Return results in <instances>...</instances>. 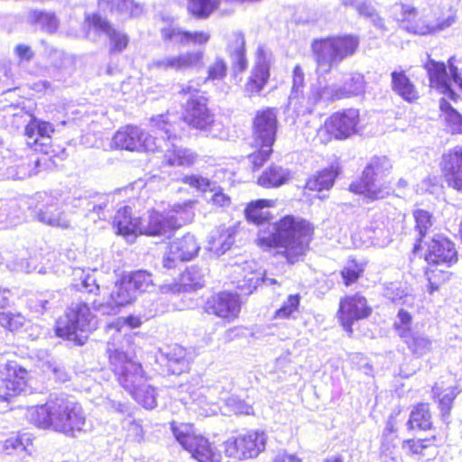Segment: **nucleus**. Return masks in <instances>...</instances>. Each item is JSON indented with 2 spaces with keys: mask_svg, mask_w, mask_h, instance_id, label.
<instances>
[{
  "mask_svg": "<svg viewBox=\"0 0 462 462\" xmlns=\"http://www.w3.org/2000/svg\"><path fill=\"white\" fill-rule=\"evenodd\" d=\"M182 182L201 192H205L207 190H215L216 183L200 175L192 174L184 176L182 178Z\"/></svg>",
  "mask_w": 462,
  "mask_h": 462,
  "instance_id": "052dcab7",
  "label": "nucleus"
},
{
  "mask_svg": "<svg viewBox=\"0 0 462 462\" xmlns=\"http://www.w3.org/2000/svg\"><path fill=\"white\" fill-rule=\"evenodd\" d=\"M218 387H201L190 393L191 407L194 411H199L202 416H212L217 414L220 408L217 403V393Z\"/></svg>",
  "mask_w": 462,
  "mask_h": 462,
  "instance_id": "cd10ccee",
  "label": "nucleus"
},
{
  "mask_svg": "<svg viewBox=\"0 0 462 462\" xmlns=\"http://www.w3.org/2000/svg\"><path fill=\"white\" fill-rule=\"evenodd\" d=\"M392 167V162L386 156L373 157L365 168L359 182L350 185V190L364 194L371 200L385 198L390 193V188L377 182L390 172Z\"/></svg>",
  "mask_w": 462,
  "mask_h": 462,
  "instance_id": "0eeeda50",
  "label": "nucleus"
},
{
  "mask_svg": "<svg viewBox=\"0 0 462 462\" xmlns=\"http://www.w3.org/2000/svg\"><path fill=\"white\" fill-rule=\"evenodd\" d=\"M51 298L52 294L49 292L34 295L28 299V308L35 313L42 314L48 309L47 305Z\"/></svg>",
  "mask_w": 462,
  "mask_h": 462,
  "instance_id": "0e129e2a",
  "label": "nucleus"
},
{
  "mask_svg": "<svg viewBox=\"0 0 462 462\" xmlns=\"http://www.w3.org/2000/svg\"><path fill=\"white\" fill-rule=\"evenodd\" d=\"M270 78V60L263 47H258L256 61L245 86V91L250 97L258 95Z\"/></svg>",
  "mask_w": 462,
  "mask_h": 462,
  "instance_id": "b1692460",
  "label": "nucleus"
},
{
  "mask_svg": "<svg viewBox=\"0 0 462 462\" xmlns=\"http://www.w3.org/2000/svg\"><path fill=\"white\" fill-rule=\"evenodd\" d=\"M425 260L429 264L451 266L457 261L454 243L443 236H434L428 244Z\"/></svg>",
  "mask_w": 462,
  "mask_h": 462,
  "instance_id": "412c9836",
  "label": "nucleus"
},
{
  "mask_svg": "<svg viewBox=\"0 0 462 462\" xmlns=\"http://www.w3.org/2000/svg\"><path fill=\"white\" fill-rule=\"evenodd\" d=\"M205 309L208 313L214 314L228 322L233 321L240 312L239 296L227 291L219 292L207 300Z\"/></svg>",
  "mask_w": 462,
  "mask_h": 462,
  "instance_id": "aec40b11",
  "label": "nucleus"
},
{
  "mask_svg": "<svg viewBox=\"0 0 462 462\" xmlns=\"http://www.w3.org/2000/svg\"><path fill=\"white\" fill-rule=\"evenodd\" d=\"M225 403L236 414L250 415L254 413L253 407L236 395L225 399Z\"/></svg>",
  "mask_w": 462,
  "mask_h": 462,
  "instance_id": "69168bd1",
  "label": "nucleus"
},
{
  "mask_svg": "<svg viewBox=\"0 0 462 462\" xmlns=\"http://www.w3.org/2000/svg\"><path fill=\"white\" fill-rule=\"evenodd\" d=\"M204 274L202 270L198 266H190L181 275V283L164 284L160 287L162 293H180L182 290H197L204 284Z\"/></svg>",
  "mask_w": 462,
  "mask_h": 462,
  "instance_id": "7c9ffc66",
  "label": "nucleus"
},
{
  "mask_svg": "<svg viewBox=\"0 0 462 462\" xmlns=\"http://www.w3.org/2000/svg\"><path fill=\"white\" fill-rule=\"evenodd\" d=\"M27 371L16 362L0 365V399L7 401L10 397L27 392Z\"/></svg>",
  "mask_w": 462,
  "mask_h": 462,
  "instance_id": "4468645a",
  "label": "nucleus"
},
{
  "mask_svg": "<svg viewBox=\"0 0 462 462\" xmlns=\"http://www.w3.org/2000/svg\"><path fill=\"white\" fill-rule=\"evenodd\" d=\"M337 176V171L333 167L324 169L318 174L309 178L306 182V188L310 190L321 191L329 189Z\"/></svg>",
  "mask_w": 462,
  "mask_h": 462,
  "instance_id": "49530a36",
  "label": "nucleus"
},
{
  "mask_svg": "<svg viewBox=\"0 0 462 462\" xmlns=\"http://www.w3.org/2000/svg\"><path fill=\"white\" fill-rule=\"evenodd\" d=\"M431 413L427 403H420L413 408L411 412L410 419L407 421L409 430H426L431 428Z\"/></svg>",
  "mask_w": 462,
  "mask_h": 462,
  "instance_id": "37998d69",
  "label": "nucleus"
},
{
  "mask_svg": "<svg viewBox=\"0 0 462 462\" xmlns=\"http://www.w3.org/2000/svg\"><path fill=\"white\" fill-rule=\"evenodd\" d=\"M156 139L157 137L148 134L137 126L127 125L115 134L112 146L132 152H154L162 146L157 143Z\"/></svg>",
  "mask_w": 462,
  "mask_h": 462,
  "instance_id": "ddd939ff",
  "label": "nucleus"
},
{
  "mask_svg": "<svg viewBox=\"0 0 462 462\" xmlns=\"http://www.w3.org/2000/svg\"><path fill=\"white\" fill-rule=\"evenodd\" d=\"M424 68L427 70L430 87L436 88L449 99L456 101L458 96L450 87L446 64L430 59L425 63Z\"/></svg>",
  "mask_w": 462,
  "mask_h": 462,
  "instance_id": "393cba45",
  "label": "nucleus"
},
{
  "mask_svg": "<svg viewBox=\"0 0 462 462\" xmlns=\"http://www.w3.org/2000/svg\"><path fill=\"white\" fill-rule=\"evenodd\" d=\"M96 328L94 316L89 307L84 302L72 303L65 317L60 318L56 324V334L60 337L73 340L83 345L86 337L79 333L89 332Z\"/></svg>",
  "mask_w": 462,
  "mask_h": 462,
  "instance_id": "6e6552de",
  "label": "nucleus"
},
{
  "mask_svg": "<svg viewBox=\"0 0 462 462\" xmlns=\"http://www.w3.org/2000/svg\"><path fill=\"white\" fill-rule=\"evenodd\" d=\"M391 77L393 90L402 99L411 103L419 98L415 86L403 71H393Z\"/></svg>",
  "mask_w": 462,
  "mask_h": 462,
  "instance_id": "f704fd0d",
  "label": "nucleus"
},
{
  "mask_svg": "<svg viewBox=\"0 0 462 462\" xmlns=\"http://www.w3.org/2000/svg\"><path fill=\"white\" fill-rule=\"evenodd\" d=\"M141 224L139 217H132V208L128 206L120 208L113 220V226L116 229V233L131 238L141 232Z\"/></svg>",
  "mask_w": 462,
  "mask_h": 462,
  "instance_id": "2f4dec72",
  "label": "nucleus"
},
{
  "mask_svg": "<svg viewBox=\"0 0 462 462\" xmlns=\"http://www.w3.org/2000/svg\"><path fill=\"white\" fill-rule=\"evenodd\" d=\"M290 178L289 170L273 164L258 178V184L263 188H275L285 184Z\"/></svg>",
  "mask_w": 462,
  "mask_h": 462,
  "instance_id": "e433bc0d",
  "label": "nucleus"
},
{
  "mask_svg": "<svg viewBox=\"0 0 462 462\" xmlns=\"http://www.w3.org/2000/svg\"><path fill=\"white\" fill-rule=\"evenodd\" d=\"M126 280L131 282L132 288L135 291L137 295L153 287L152 274L144 270H137L131 273L129 275L125 276Z\"/></svg>",
  "mask_w": 462,
  "mask_h": 462,
  "instance_id": "3c124183",
  "label": "nucleus"
},
{
  "mask_svg": "<svg viewBox=\"0 0 462 462\" xmlns=\"http://www.w3.org/2000/svg\"><path fill=\"white\" fill-rule=\"evenodd\" d=\"M142 324V320L139 317L128 316L125 319H118L115 324L109 326V329H115L116 334L113 335V340L107 342L109 344H115L116 347L121 348L124 352H127L131 356L134 357L133 352L130 350L131 337H122L121 328L125 325L131 328H138ZM108 354V347L106 348Z\"/></svg>",
  "mask_w": 462,
  "mask_h": 462,
  "instance_id": "473e14b6",
  "label": "nucleus"
},
{
  "mask_svg": "<svg viewBox=\"0 0 462 462\" xmlns=\"http://www.w3.org/2000/svg\"><path fill=\"white\" fill-rule=\"evenodd\" d=\"M180 119L177 116L167 113L166 115H159L152 118V127L160 137L156 142H163L165 148L163 160L170 166L189 167L194 164L197 154L191 150L179 146L177 142L178 124L176 120Z\"/></svg>",
  "mask_w": 462,
  "mask_h": 462,
  "instance_id": "20e7f679",
  "label": "nucleus"
},
{
  "mask_svg": "<svg viewBox=\"0 0 462 462\" xmlns=\"http://www.w3.org/2000/svg\"><path fill=\"white\" fill-rule=\"evenodd\" d=\"M371 313L365 297L356 294L346 297L340 301L338 318L344 329L351 334L352 325L356 320L365 319Z\"/></svg>",
  "mask_w": 462,
  "mask_h": 462,
  "instance_id": "6ab92c4d",
  "label": "nucleus"
},
{
  "mask_svg": "<svg viewBox=\"0 0 462 462\" xmlns=\"http://www.w3.org/2000/svg\"><path fill=\"white\" fill-rule=\"evenodd\" d=\"M28 21L49 33L55 32L59 27V20L52 12L32 10L28 14Z\"/></svg>",
  "mask_w": 462,
  "mask_h": 462,
  "instance_id": "c03bdc74",
  "label": "nucleus"
},
{
  "mask_svg": "<svg viewBox=\"0 0 462 462\" xmlns=\"http://www.w3.org/2000/svg\"><path fill=\"white\" fill-rule=\"evenodd\" d=\"M341 87L345 98L359 96L365 92L364 76L360 73H353Z\"/></svg>",
  "mask_w": 462,
  "mask_h": 462,
  "instance_id": "603ef678",
  "label": "nucleus"
},
{
  "mask_svg": "<svg viewBox=\"0 0 462 462\" xmlns=\"http://www.w3.org/2000/svg\"><path fill=\"white\" fill-rule=\"evenodd\" d=\"M71 286L77 291L93 295H97L100 291L95 274L81 268L73 269Z\"/></svg>",
  "mask_w": 462,
  "mask_h": 462,
  "instance_id": "58836bf2",
  "label": "nucleus"
},
{
  "mask_svg": "<svg viewBox=\"0 0 462 462\" xmlns=\"http://www.w3.org/2000/svg\"><path fill=\"white\" fill-rule=\"evenodd\" d=\"M137 295L125 277L116 282L110 293V300L116 302L120 307L131 304Z\"/></svg>",
  "mask_w": 462,
  "mask_h": 462,
  "instance_id": "a18cd8bd",
  "label": "nucleus"
},
{
  "mask_svg": "<svg viewBox=\"0 0 462 462\" xmlns=\"http://www.w3.org/2000/svg\"><path fill=\"white\" fill-rule=\"evenodd\" d=\"M266 435L263 431L250 430L229 438L225 442L227 457L238 460L256 457L265 448Z\"/></svg>",
  "mask_w": 462,
  "mask_h": 462,
  "instance_id": "f8f14e48",
  "label": "nucleus"
},
{
  "mask_svg": "<svg viewBox=\"0 0 462 462\" xmlns=\"http://www.w3.org/2000/svg\"><path fill=\"white\" fill-rule=\"evenodd\" d=\"M343 98L345 97L342 87L337 83L328 84L320 88H312L307 105L302 109L299 108V112L310 114L319 102L330 103Z\"/></svg>",
  "mask_w": 462,
  "mask_h": 462,
  "instance_id": "c756f323",
  "label": "nucleus"
},
{
  "mask_svg": "<svg viewBox=\"0 0 462 462\" xmlns=\"http://www.w3.org/2000/svg\"><path fill=\"white\" fill-rule=\"evenodd\" d=\"M108 358L111 369L121 386L143 408H155L157 393L153 387L145 383L142 365L115 344L108 346Z\"/></svg>",
  "mask_w": 462,
  "mask_h": 462,
  "instance_id": "7ed1b4c3",
  "label": "nucleus"
},
{
  "mask_svg": "<svg viewBox=\"0 0 462 462\" xmlns=\"http://www.w3.org/2000/svg\"><path fill=\"white\" fill-rule=\"evenodd\" d=\"M254 263L245 262L243 266L236 265L234 273L236 274L235 280L236 288L244 294H251L263 280V273L261 272L254 271Z\"/></svg>",
  "mask_w": 462,
  "mask_h": 462,
  "instance_id": "c85d7f7f",
  "label": "nucleus"
},
{
  "mask_svg": "<svg viewBox=\"0 0 462 462\" xmlns=\"http://www.w3.org/2000/svg\"><path fill=\"white\" fill-rule=\"evenodd\" d=\"M440 167L445 180L462 171V146H455L443 153Z\"/></svg>",
  "mask_w": 462,
  "mask_h": 462,
  "instance_id": "79ce46f5",
  "label": "nucleus"
},
{
  "mask_svg": "<svg viewBox=\"0 0 462 462\" xmlns=\"http://www.w3.org/2000/svg\"><path fill=\"white\" fill-rule=\"evenodd\" d=\"M199 248L195 236L188 233L169 244L162 259V265L166 269L175 268L179 263L193 259Z\"/></svg>",
  "mask_w": 462,
  "mask_h": 462,
  "instance_id": "2eb2a0df",
  "label": "nucleus"
},
{
  "mask_svg": "<svg viewBox=\"0 0 462 462\" xmlns=\"http://www.w3.org/2000/svg\"><path fill=\"white\" fill-rule=\"evenodd\" d=\"M100 9H109L112 13H117L122 16L130 17L138 15L141 13V7L132 0H97Z\"/></svg>",
  "mask_w": 462,
  "mask_h": 462,
  "instance_id": "ea45409f",
  "label": "nucleus"
},
{
  "mask_svg": "<svg viewBox=\"0 0 462 462\" xmlns=\"http://www.w3.org/2000/svg\"><path fill=\"white\" fill-rule=\"evenodd\" d=\"M435 438L407 439L402 442V448L408 455L424 456L425 449L434 446Z\"/></svg>",
  "mask_w": 462,
  "mask_h": 462,
  "instance_id": "864d4df0",
  "label": "nucleus"
},
{
  "mask_svg": "<svg viewBox=\"0 0 462 462\" xmlns=\"http://www.w3.org/2000/svg\"><path fill=\"white\" fill-rule=\"evenodd\" d=\"M171 430L180 445L198 462H220V454L192 424L172 422Z\"/></svg>",
  "mask_w": 462,
  "mask_h": 462,
  "instance_id": "1a4fd4ad",
  "label": "nucleus"
},
{
  "mask_svg": "<svg viewBox=\"0 0 462 462\" xmlns=\"http://www.w3.org/2000/svg\"><path fill=\"white\" fill-rule=\"evenodd\" d=\"M274 205L273 200L257 199L252 201L245 208L246 219L256 225H263L272 217L268 208Z\"/></svg>",
  "mask_w": 462,
  "mask_h": 462,
  "instance_id": "4c0bfd02",
  "label": "nucleus"
},
{
  "mask_svg": "<svg viewBox=\"0 0 462 462\" xmlns=\"http://www.w3.org/2000/svg\"><path fill=\"white\" fill-rule=\"evenodd\" d=\"M383 295L393 302L401 303L408 297V289L399 282H389L384 287Z\"/></svg>",
  "mask_w": 462,
  "mask_h": 462,
  "instance_id": "4d7b16f0",
  "label": "nucleus"
},
{
  "mask_svg": "<svg viewBox=\"0 0 462 462\" xmlns=\"http://www.w3.org/2000/svg\"><path fill=\"white\" fill-rule=\"evenodd\" d=\"M183 120L192 127L204 131L214 138L226 136L224 125L214 119V115L207 106V98L187 100Z\"/></svg>",
  "mask_w": 462,
  "mask_h": 462,
  "instance_id": "9d476101",
  "label": "nucleus"
},
{
  "mask_svg": "<svg viewBox=\"0 0 462 462\" xmlns=\"http://www.w3.org/2000/svg\"><path fill=\"white\" fill-rule=\"evenodd\" d=\"M359 39L351 34L316 39L311 43L318 69L328 73L357 50Z\"/></svg>",
  "mask_w": 462,
  "mask_h": 462,
  "instance_id": "423d86ee",
  "label": "nucleus"
},
{
  "mask_svg": "<svg viewBox=\"0 0 462 462\" xmlns=\"http://www.w3.org/2000/svg\"><path fill=\"white\" fill-rule=\"evenodd\" d=\"M456 22L455 15H449L446 19L439 22L436 26L430 25H412L411 27H407V30L412 32L415 34L425 35L430 32L438 31H442L449 26H451Z\"/></svg>",
  "mask_w": 462,
  "mask_h": 462,
  "instance_id": "6e6d98bb",
  "label": "nucleus"
},
{
  "mask_svg": "<svg viewBox=\"0 0 462 462\" xmlns=\"http://www.w3.org/2000/svg\"><path fill=\"white\" fill-rule=\"evenodd\" d=\"M305 88V76L300 65H296L292 71V86L291 94L289 96V103L291 106H297L300 103V98H302Z\"/></svg>",
  "mask_w": 462,
  "mask_h": 462,
  "instance_id": "09e8293b",
  "label": "nucleus"
},
{
  "mask_svg": "<svg viewBox=\"0 0 462 462\" xmlns=\"http://www.w3.org/2000/svg\"><path fill=\"white\" fill-rule=\"evenodd\" d=\"M277 110L266 107L258 110L253 122V134L255 143H264L273 146L277 132Z\"/></svg>",
  "mask_w": 462,
  "mask_h": 462,
  "instance_id": "a211bd4d",
  "label": "nucleus"
},
{
  "mask_svg": "<svg viewBox=\"0 0 462 462\" xmlns=\"http://www.w3.org/2000/svg\"><path fill=\"white\" fill-rule=\"evenodd\" d=\"M400 337L403 338L412 354L418 357L423 356L432 350V340L424 333L404 329L400 332Z\"/></svg>",
  "mask_w": 462,
  "mask_h": 462,
  "instance_id": "72a5a7b5",
  "label": "nucleus"
},
{
  "mask_svg": "<svg viewBox=\"0 0 462 462\" xmlns=\"http://www.w3.org/2000/svg\"><path fill=\"white\" fill-rule=\"evenodd\" d=\"M227 71V65L221 57H217L212 64L208 68V79H223Z\"/></svg>",
  "mask_w": 462,
  "mask_h": 462,
  "instance_id": "338daca9",
  "label": "nucleus"
},
{
  "mask_svg": "<svg viewBox=\"0 0 462 462\" xmlns=\"http://www.w3.org/2000/svg\"><path fill=\"white\" fill-rule=\"evenodd\" d=\"M27 418L41 429H52L73 437L83 430L86 416L81 405L65 397L51 398L45 404L28 409Z\"/></svg>",
  "mask_w": 462,
  "mask_h": 462,
  "instance_id": "f03ea898",
  "label": "nucleus"
},
{
  "mask_svg": "<svg viewBox=\"0 0 462 462\" xmlns=\"http://www.w3.org/2000/svg\"><path fill=\"white\" fill-rule=\"evenodd\" d=\"M313 228L306 220L287 215L267 230H260L257 244L264 250L280 248L291 263L298 261L309 247Z\"/></svg>",
  "mask_w": 462,
  "mask_h": 462,
  "instance_id": "f257e3e1",
  "label": "nucleus"
},
{
  "mask_svg": "<svg viewBox=\"0 0 462 462\" xmlns=\"http://www.w3.org/2000/svg\"><path fill=\"white\" fill-rule=\"evenodd\" d=\"M255 145L259 147V149L248 156L253 170L261 168L263 163L269 160L273 152V146H266L264 143H255Z\"/></svg>",
  "mask_w": 462,
  "mask_h": 462,
  "instance_id": "bf43d9fd",
  "label": "nucleus"
},
{
  "mask_svg": "<svg viewBox=\"0 0 462 462\" xmlns=\"http://www.w3.org/2000/svg\"><path fill=\"white\" fill-rule=\"evenodd\" d=\"M38 197L41 202L35 207L34 217L39 222L61 229L71 228V216L62 209L63 206H69L64 202L65 198H58L45 192L40 193Z\"/></svg>",
  "mask_w": 462,
  "mask_h": 462,
  "instance_id": "9b49d317",
  "label": "nucleus"
},
{
  "mask_svg": "<svg viewBox=\"0 0 462 462\" xmlns=\"http://www.w3.org/2000/svg\"><path fill=\"white\" fill-rule=\"evenodd\" d=\"M87 21L97 32H102L109 39L111 52H121L126 48L128 44L127 35L113 28L106 19L98 14H93L87 17Z\"/></svg>",
  "mask_w": 462,
  "mask_h": 462,
  "instance_id": "a878e982",
  "label": "nucleus"
},
{
  "mask_svg": "<svg viewBox=\"0 0 462 462\" xmlns=\"http://www.w3.org/2000/svg\"><path fill=\"white\" fill-rule=\"evenodd\" d=\"M434 398L438 399L439 408L443 421L448 422L449 419L452 403L457 397L458 392L457 388H447L442 390L439 384H435L432 388Z\"/></svg>",
  "mask_w": 462,
  "mask_h": 462,
  "instance_id": "a19ab883",
  "label": "nucleus"
},
{
  "mask_svg": "<svg viewBox=\"0 0 462 462\" xmlns=\"http://www.w3.org/2000/svg\"><path fill=\"white\" fill-rule=\"evenodd\" d=\"M64 202L74 208H79L86 216L97 214L98 219H106L108 215L106 208L109 204V195L95 193L92 195H74L72 198L67 197Z\"/></svg>",
  "mask_w": 462,
  "mask_h": 462,
  "instance_id": "5701e85b",
  "label": "nucleus"
},
{
  "mask_svg": "<svg viewBox=\"0 0 462 462\" xmlns=\"http://www.w3.org/2000/svg\"><path fill=\"white\" fill-rule=\"evenodd\" d=\"M372 244L378 247H385L393 241V231L388 226H374L371 230Z\"/></svg>",
  "mask_w": 462,
  "mask_h": 462,
  "instance_id": "13d9d810",
  "label": "nucleus"
},
{
  "mask_svg": "<svg viewBox=\"0 0 462 462\" xmlns=\"http://www.w3.org/2000/svg\"><path fill=\"white\" fill-rule=\"evenodd\" d=\"M359 119L358 109H343L331 115L326 120L324 128L336 139H346L356 134Z\"/></svg>",
  "mask_w": 462,
  "mask_h": 462,
  "instance_id": "f3484780",
  "label": "nucleus"
},
{
  "mask_svg": "<svg viewBox=\"0 0 462 462\" xmlns=\"http://www.w3.org/2000/svg\"><path fill=\"white\" fill-rule=\"evenodd\" d=\"M165 356L168 370L173 374H180L188 369V361L186 359V350L180 345L170 346L162 353Z\"/></svg>",
  "mask_w": 462,
  "mask_h": 462,
  "instance_id": "c9c22d12",
  "label": "nucleus"
},
{
  "mask_svg": "<svg viewBox=\"0 0 462 462\" xmlns=\"http://www.w3.org/2000/svg\"><path fill=\"white\" fill-rule=\"evenodd\" d=\"M226 53L231 60L232 69L241 73L247 68L245 39L240 31L232 32L226 39Z\"/></svg>",
  "mask_w": 462,
  "mask_h": 462,
  "instance_id": "bb28decb",
  "label": "nucleus"
},
{
  "mask_svg": "<svg viewBox=\"0 0 462 462\" xmlns=\"http://www.w3.org/2000/svg\"><path fill=\"white\" fill-rule=\"evenodd\" d=\"M194 201L175 203L164 212L152 210L145 224H141L140 234L150 236L171 237L183 225L194 217Z\"/></svg>",
  "mask_w": 462,
  "mask_h": 462,
  "instance_id": "39448f33",
  "label": "nucleus"
},
{
  "mask_svg": "<svg viewBox=\"0 0 462 462\" xmlns=\"http://www.w3.org/2000/svg\"><path fill=\"white\" fill-rule=\"evenodd\" d=\"M300 301V296L299 294L290 295L281 308L276 310L275 317L278 319L293 317L294 313L298 311Z\"/></svg>",
  "mask_w": 462,
  "mask_h": 462,
  "instance_id": "5fc2aeb1",
  "label": "nucleus"
},
{
  "mask_svg": "<svg viewBox=\"0 0 462 462\" xmlns=\"http://www.w3.org/2000/svg\"><path fill=\"white\" fill-rule=\"evenodd\" d=\"M25 318L19 314H14L11 312H1L0 313V324L2 327L14 331L17 330L23 326Z\"/></svg>",
  "mask_w": 462,
  "mask_h": 462,
  "instance_id": "e2e57ef3",
  "label": "nucleus"
},
{
  "mask_svg": "<svg viewBox=\"0 0 462 462\" xmlns=\"http://www.w3.org/2000/svg\"><path fill=\"white\" fill-rule=\"evenodd\" d=\"M162 37L165 41L189 45V31H184L178 27L163 28L162 30Z\"/></svg>",
  "mask_w": 462,
  "mask_h": 462,
  "instance_id": "680f3d73",
  "label": "nucleus"
},
{
  "mask_svg": "<svg viewBox=\"0 0 462 462\" xmlns=\"http://www.w3.org/2000/svg\"><path fill=\"white\" fill-rule=\"evenodd\" d=\"M93 308L102 315H116L120 311L121 307L112 300L106 302L93 301Z\"/></svg>",
  "mask_w": 462,
  "mask_h": 462,
  "instance_id": "774afa93",
  "label": "nucleus"
},
{
  "mask_svg": "<svg viewBox=\"0 0 462 462\" xmlns=\"http://www.w3.org/2000/svg\"><path fill=\"white\" fill-rule=\"evenodd\" d=\"M413 217L415 220V229L419 234L418 241L421 242L422 238L432 230L434 219L432 215L424 209L414 210Z\"/></svg>",
  "mask_w": 462,
  "mask_h": 462,
  "instance_id": "8fccbe9b",
  "label": "nucleus"
},
{
  "mask_svg": "<svg viewBox=\"0 0 462 462\" xmlns=\"http://www.w3.org/2000/svg\"><path fill=\"white\" fill-rule=\"evenodd\" d=\"M234 242L233 232L230 229H225L219 232L217 236H211L208 250L217 256H220L231 248Z\"/></svg>",
  "mask_w": 462,
  "mask_h": 462,
  "instance_id": "de8ad7c7",
  "label": "nucleus"
},
{
  "mask_svg": "<svg viewBox=\"0 0 462 462\" xmlns=\"http://www.w3.org/2000/svg\"><path fill=\"white\" fill-rule=\"evenodd\" d=\"M204 51H189L178 55L165 56L152 60L150 67L164 71L182 72L199 69L204 66Z\"/></svg>",
  "mask_w": 462,
  "mask_h": 462,
  "instance_id": "dca6fc26",
  "label": "nucleus"
},
{
  "mask_svg": "<svg viewBox=\"0 0 462 462\" xmlns=\"http://www.w3.org/2000/svg\"><path fill=\"white\" fill-rule=\"evenodd\" d=\"M53 125L46 121L32 118L25 126L26 143L35 152L49 153Z\"/></svg>",
  "mask_w": 462,
  "mask_h": 462,
  "instance_id": "4be33fe9",
  "label": "nucleus"
}]
</instances>
